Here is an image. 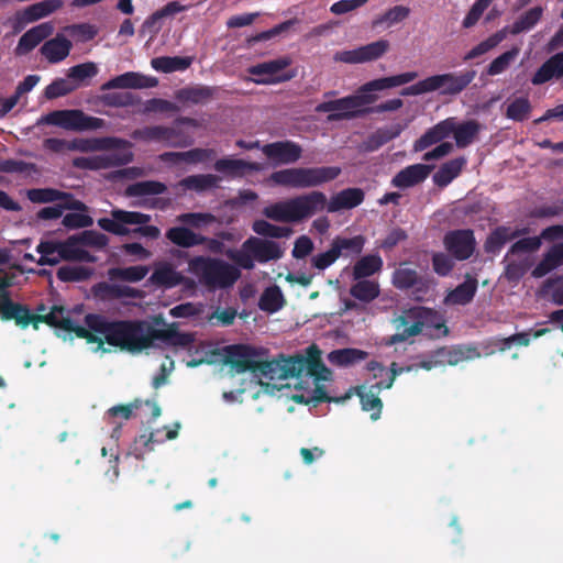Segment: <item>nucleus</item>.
<instances>
[{"mask_svg":"<svg viewBox=\"0 0 563 563\" xmlns=\"http://www.w3.org/2000/svg\"><path fill=\"white\" fill-rule=\"evenodd\" d=\"M417 78V73H401L390 77L376 78L360 87L357 95H347L343 98L320 102L316 107L318 113H330L327 120L330 122L353 120L367 115V104L377 101L378 96L374 91H384L407 85Z\"/></svg>","mask_w":563,"mask_h":563,"instance_id":"f257e3e1","label":"nucleus"},{"mask_svg":"<svg viewBox=\"0 0 563 563\" xmlns=\"http://www.w3.org/2000/svg\"><path fill=\"white\" fill-rule=\"evenodd\" d=\"M87 330L99 336L113 347H120L129 353H140L151 347V324L140 320L108 321L98 313H87L85 317Z\"/></svg>","mask_w":563,"mask_h":563,"instance_id":"f03ea898","label":"nucleus"},{"mask_svg":"<svg viewBox=\"0 0 563 563\" xmlns=\"http://www.w3.org/2000/svg\"><path fill=\"white\" fill-rule=\"evenodd\" d=\"M325 195L323 191H311L289 198L276 203H271L263 209V216L271 221L301 222L323 211Z\"/></svg>","mask_w":563,"mask_h":563,"instance_id":"7ed1b4c3","label":"nucleus"},{"mask_svg":"<svg viewBox=\"0 0 563 563\" xmlns=\"http://www.w3.org/2000/svg\"><path fill=\"white\" fill-rule=\"evenodd\" d=\"M188 272L198 279L200 285L209 289H223L235 284L241 277L236 266L223 260L197 255L188 261Z\"/></svg>","mask_w":563,"mask_h":563,"instance_id":"20e7f679","label":"nucleus"},{"mask_svg":"<svg viewBox=\"0 0 563 563\" xmlns=\"http://www.w3.org/2000/svg\"><path fill=\"white\" fill-rule=\"evenodd\" d=\"M41 323L71 332L79 339H85L88 343H98L99 347L102 346L99 335L91 333L87 327L75 323L71 317L65 314V308L62 306H53L51 312L46 314L32 313L30 308L24 306L16 324L22 329L32 324L34 330H38Z\"/></svg>","mask_w":563,"mask_h":563,"instance_id":"39448f33","label":"nucleus"},{"mask_svg":"<svg viewBox=\"0 0 563 563\" xmlns=\"http://www.w3.org/2000/svg\"><path fill=\"white\" fill-rule=\"evenodd\" d=\"M475 77L474 69L438 74L402 89L400 96H420L433 91H440L441 96H459L467 89Z\"/></svg>","mask_w":563,"mask_h":563,"instance_id":"423d86ee","label":"nucleus"},{"mask_svg":"<svg viewBox=\"0 0 563 563\" xmlns=\"http://www.w3.org/2000/svg\"><path fill=\"white\" fill-rule=\"evenodd\" d=\"M340 174L338 166L297 167L273 172L271 181L286 188H316L336 179Z\"/></svg>","mask_w":563,"mask_h":563,"instance_id":"0eeeda50","label":"nucleus"},{"mask_svg":"<svg viewBox=\"0 0 563 563\" xmlns=\"http://www.w3.org/2000/svg\"><path fill=\"white\" fill-rule=\"evenodd\" d=\"M283 256L284 250L277 242L254 236L243 242L242 250H235L229 253L230 260L234 261L236 266L245 271L253 269L255 262L264 264L278 261Z\"/></svg>","mask_w":563,"mask_h":563,"instance_id":"6e6552de","label":"nucleus"},{"mask_svg":"<svg viewBox=\"0 0 563 563\" xmlns=\"http://www.w3.org/2000/svg\"><path fill=\"white\" fill-rule=\"evenodd\" d=\"M45 122L67 131H95L104 126V119L87 115L80 110H57L45 117Z\"/></svg>","mask_w":563,"mask_h":563,"instance_id":"1a4fd4ad","label":"nucleus"},{"mask_svg":"<svg viewBox=\"0 0 563 563\" xmlns=\"http://www.w3.org/2000/svg\"><path fill=\"white\" fill-rule=\"evenodd\" d=\"M291 60L289 57H279L275 60L263 62L255 66L249 67V74L255 76L252 81L256 85H275L285 82L292 79L295 73H283L284 69L289 67Z\"/></svg>","mask_w":563,"mask_h":563,"instance_id":"9d476101","label":"nucleus"},{"mask_svg":"<svg viewBox=\"0 0 563 563\" xmlns=\"http://www.w3.org/2000/svg\"><path fill=\"white\" fill-rule=\"evenodd\" d=\"M442 245L455 261L465 262L474 255L476 249L474 231L471 229L449 231L442 238Z\"/></svg>","mask_w":563,"mask_h":563,"instance_id":"9b49d317","label":"nucleus"},{"mask_svg":"<svg viewBox=\"0 0 563 563\" xmlns=\"http://www.w3.org/2000/svg\"><path fill=\"white\" fill-rule=\"evenodd\" d=\"M112 218H100L98 225L103 231L123 236L130 233L128 224H146L151 221V216L139 211H128L123 209H113Z\"/></svg>","mask_w":563,"mask_h":563,"instance_id":"f8f14e48","label":"nucleus"},{"mask_svg":"<svg viewBox=\"0 0 563 563\" xmlns=\"http://www.w3.org/2000/svg\"><path fill=\"white\" fill-rule=\"evenodd\" d=\"M389 49V43L385 38H379L367 45L360 46L355 49H344L334 53V63L345 64H363L377 60L383 57Z\"/></svg>","mask_w":563,"mask_h":563,"instance_id":"ddd939ff","label":"nucleus"},{"mask_svg":"<svg viewBox=\"0 0 563 563\" xmlns=\"http://www.w3.org/2000/svg\"><path fill=\"white\" fill-rule=\"evenodd\" d=\"M405 371L404 368H397L396 363L391 364V375L388 380L385 382H377L376 384L372 385L369 388H366L365 386L356 387V394L360 398L361 408L365 411H371V419L373 421H377L380 417L382 408L384 407V404H382L380 398L378 397V393L383 388H390L393 387V383L395 380L396 375Z\"/></svg>","mask_w":563,"mask_h":563,"instance_id":"4468645a","label":"nucleus"},{"mask_svg":"<svg viewBox=\"0 0 563 563\" xmlns=\"http://www.w3.org/2000/svg\"><path fill=\"white\" fill-rule=\"evenodd\" d=\"M224 364H229L236 373H245L253 368L262 355L266 353L263 347L250 346L247 344H234L223 349Z\"/></svg>","mask_w":563,"mask_h":563,"instance_id":"2eb2a0df","label":"nucleus"},{"mask_svg":"<svg viewBox=\"0 0 563 563\" xmlns=\"http://www.w3.org/2000/svg\"><path fill=\"white\" fill-rule=\"evenodd\" d=\"M134 141L139 142H164L169 147H184L188 143L183 141L181 131L173 126L150 125L133 130L130 134Z\"/></svg>","mask_w":563,"mask_h":563,"instance_id":"dca6fc26","label":"nucleus"},{"mask_svg":"<svg viewBox=\"0 0 563 563\" xmlns=\"http://www.w3.org/2000/svg\"><path fill=\"white\" fill-rule=\"evenodd\" d=\"M427 310L423 308H416L409 310L407 316H400L395 320L397 322V333L390 336L388 344H395L399 342H406L408 338L418 335L421 333L423 328V321L421 320L422 313Z\"/></svg>","mask_w":563,"mask_h":563,"instance_id":"f3484780","label":"nucleus"},{"mask_svg":"<svg viewBox=\"0 0 563 563\" xmlns=\"http://www.w3.org/2000/svg\"><path fill=\"white\" fill-rule=\"evenodd\" d=\"M262 152L266 158L282 165H289L302 156V147L294 141H276L265 144Z\"/></svg>","mask_w":563,"mask_h":563,"instance_id":"a211bd4d","label":"nucleus"},{"mask_svg":"<svg viewBox=\"0 0 563 563\" xmlns=\"http://www.w3.org/2000/svg\"><path fill=\"white\" fill-rule=\"evenodd\" d=\"M157 79L147 77L141 73H124L101 85V91L114 89H145L154 88Z\"/></svg>","mask_w":563,"mask_h":563,"instance_id":"6ab92c4d","label":"nucleus"},{"mask_svg":"<svg viewBox=\"0 0 563 563\" xmlns=\"http://www.w3.org/2000/svg\"><path fill=\"white\" fill-rule=\"evenodd\" d=\"M133 159L131 153L126 154H109L97 157H78L74 158L73 165L80 169L100 170L114 166L129 164Z\"/></svg>","mask_w":563,"mask_h":563,"instance_id":"aec40b11","label":"nucleus"},{"mask_svg":"<svg viewBox=\"0 0 563 563\" xmlns=\"http://www.w3.org/2000/svg\"><path fill=\"white\" fill-rule=\"evenodd\" d=\"M54 26L51 22H43L38 25L32 26L27 30L22 37L19 38L15 54L16 56H25L30 54L35 46L40 45L45 38L52 35Z\"/></svg>","mask_w":563,"mask_h":563,"instance_id":"412c9836","label":"nucleus"},{"mask_svg":"<svg viewBox=\"0 0 563 563\" xmlns=\"http://www.w3.org/2000/svg\"><path fill=\"white\" fill-rule=\"evenodd\" d=\"M365 192L358 187H350L333 195L330 201L325 200L324 210L330 213L340 210H351L364 202Z\"/></svg>","mask_w":563,"mask_h":563,"instance_id":"4be33fe9","label":"nucleus"},{"mask_svg":"<svg viewBox=\"0 0 563 563\" xmlns=\"http://www.w3.org/2000/svg\"><path fill=\"white\" fill-rule=\"evenodd\" d=\"M528 233L527 228L512 229L510 227H497L489 232L486 241H484L483 247L487 254H498L503 249L504 244L509 241L516 240Z\"/></svg>","mask_w":563,"mask_h":563,"instance_id":"5701e85b","label":"nucleus"},{"mask_svg":"<svg viewBox=\"0 0 563 563\" xmlns=\"http://www.w3.org/2000/svg\"><path fill=\"white\" fill-rule=\"evenodd\" d=\"M432 170L433 166L428 164L408 165L393 177L391 185L395 188H412L426 180Z\"/></svg>","mask_w":563,"mask_h":563,"instance_id":"b1692460","label":"nucleus"},{"mask_svg":"<svg viewBox=\"0 0 563 563\" xmlns=\"http://www.w3.org/2000/svg\"><path fill=\"white\" fill-rule=\"evenodd\" d=\"M453 131V118L444 119L432 128L426 131L420 137H418L413 143L415 152H422L428 150L435 143L441 142L442 140L452 135Z\"/></svg>","mask_w":563,"mask_h":563,"instance_id":"393cba45","label":"nucleus"},{"mask_svg":"<svg viewBox=\"0 0 563 563\" xmlns=\"http://www.w3.org/2000/svg\"><path fill=\"white\" fill-rule=\"evenodd\" d=\"M129 145L128 141L114 137V136H104L99 139L91 140H74L68 144V148L77 150L80 152H97V151H108L114 148H123Z\"/></svg>","mask_w":563,"mask_h":563,"instance_id":"a878e982","label":"nucleus"},{"mask_svg":"<svg viewBox=\"0 0 563 563\" xmlns=\"http://www.w3.org/2000/svg\"><path fill=\"white\" fill-rule=\"evenodd\" d=\"M563 266V241L556 244H552L547 253L543 254L542 260L538 262L533 271H531V277L543 278L555 268Z\"/></svg>","mask_w":563,"mask_h":563,"instance_id":"bb28decb","label":"nucleus"},{"mask_svg":"<svg viewBox=\"0 0 563 563\" xmlns=\"http://www.w3.org/2000/svg\"><path fill=\"white\" fill-rule=\"evenodd\" d=\"M71 48V42L64 35L57 34L41 46L40 53L47 63L57 64L65 60Z\"/></svg>","mask_w":563,"mask_h":563,"instance_id":"cd10ccee","label":"nucleus"},{"mask_svg":"<svg viewBox=\"0 0 563 563\" xmlns=\"http://www.w3.org/2000/svg\"><path fill=\"white\" fill-rule=\"evenodd\" d=\"M150 333H152V344L161 341L169 346L189 347L195 342L191 333L179 332L175 325H169L167 329H156L152 325Z\"/></svg>","mask_w":563,"mask_h":563,"instance_id":"c85d7f7f","label":"nucleus"},{"mask_svg":"<svg viewBox=\"0 0 563 563\" xmlns=\"http://www.w3.org/2000/svg\"><path fill=\"white\" fill-rule=\"evenodd\" d=\"M563 76V53L550 56L540 68L537 69L533 77L530 78L531 85H543L552 79H560Z\"/></svg>","mask_w":563,"mask_h":563,"instance_id":"c756f323","label":"nucleus"},{"mask_svg":"<svg viewBox=\"0 0 563 563\" xmlns=\"http://www.w3.org/2000/svg\"><path fill=\"white\" fill-rule=\"evenodd\" d=\"M306 356H303V373L306 376L314 378L317 382H324L331 375V372L325 367L323 361L320 357V351L317 345H311L306 350Z\"/></svg>","mask_w":563,"mask_h":563,"instance_id":"7c9ffc66","label":"nucleus"},{"mask_svg":"<svg viewBox=\"0 0 563 563\" xmlns=\"http://www.w3.org/2000/svg\"><path fill=\"white\" fill-rule=\"evenodd\" d=\"M405 124L394 123L391 125L377 129L367 135L366 141L364 142V148L367 152L378 151L383 145L398 137L400 133L405 131Z\"/></svg>","mask_w":563,"mask_h":563,"instance_id":"2f4dec72","label":"nucleus"},{"mask_svg":"<svg viewBox=\"0 0 563 563\" xmlns=\"http://www.w3.org/2000/svg\"><path fill=\"white\" fill-rule=\"evenodd\" d=\"M150 280L154 285H159L165 288H174L179 285H186L188 287H194L195 282L189 277H184L181 273L176 272L174 267L169 265H165L158 267L150 277Z\"/></svg>","mask_w":563,"mask_h":563,"instance_id":"473e14b6","label":"nucleus"},{"mask_svg":"<svg viewBox=\"0 0 563 563\" xmlns=\"http://www.w3.org/2000/svg\"><path fill=\"white\" fill-rule=\"evenodd\" d=\"M214 170L229 177H242L250 172L260 170V164L250 163L242 158H220L214 163Z\"/></svg>","mask_w":563,"mask_h":563,"instance_id":"72a5a7b5","label":"nucleus"},{"mask_svg":"<svg viewBox=\"0 0 563 563\" xmlns=\"http://www.w3.org/2000/svg\"><path fill=\"white\" fill-rule=\"evenodd\" d=\"M481 130V123L474 119L459 123L456 122V119L453 118L452 135L454 137L455 145L460 148H466L471 145Z\"/></svg>","mask_w":563,"mask_h":563,"instance_id":"f704fd0d","label":"nucleus"},{"mask_svg":"<svg viewBox=\"0 0 563 563\" xmlns=\"http://www.w3.org/2000/svg\"><path fill=\"white\" fill-rule=\"evenodd\" d=\"M477 290V279L466 275L465 282L461 283L446 295L445 302L454 306H466L473 301Z\"/></svg>","mask_w":563,"mask_h":563,"instance_id":"c9c22d12","label":"nucleus"},{"mask_svg":"<svg viewBox=\"0 0 563 563\" xmlns=\"http://www.w3.org/2000/svg\"><path fill=\"white\" fill-rule=\"evenodd\" d=\"M59 260L65 262L95 263L98 258L86 249L81 247L73 238L59 241Z\"/></svg>","mask_w":563,"mask_h":563,"instance_id":"e433bc0d","label":"nucleus"},{"mask_svg":"<svg viewBox=\"0 0 563 563\" xmlns=\"http://www.w3.org/2000/svg\"><path fill=\"white\" fill-rule=\"evenodd\" d=\"M192 63L190 56H158L154 57L150 65L162 74H173L187 70Z\"/></svg>","mask_w":563,"mask_h":563,"instance_id":"4c0bfd02","label":"nucleus"},{"mask_svg":"<svg viewBox=\"0 0 563 563\" xmlns=\"http://www.w3.org/2000/svg\"><path fill=\"white\" fill-rule=\"evenodd\" d=\"M217 88L197 85L194 87H186L177 90L176 99L180 102H190L194 104H200L210 101L216 96Z\"/></svg>","mask_w":563,"mask_h":563,"instance_id":"58836bf2","label":"nucleus"},{"mask_svg":"<svg viewBox=\"0 0 563 563\" xmlns=\"http://www.w3.org/2000/svg\"><path fill=\"white\" fill-rule=\"evenodd\" d=\"M466 165L465 158H453L445 164H441L437 173L433 174V183L439 188H445L454 178L459 177L463 166Z\"/></svg>","mask_w":563,"mask_h":563,"instance_id":"ea45409f","label":"nucleus"},{"mask_svg":"<svg viewBox=\"0 0 563 563\" xmlns=\"http://www.w3.org/2000/svg\"><path fill=\"white\" fill-rule=\"evenodd\" d=\"M384 267V261L379 254L364 255L354 263L352 267V278L363 279L372 277Z\"/></svg>","mask_w":563,"mask_h":563,"instance_id":"a19ab883","label":"nucleus"},{"mask_svg":"<svg viewBox=\"0 0 563 563\" xmlns=\"http://www.w3.org/2000/svg\"><path fill=\"white\" fill-rule=\"evenodd\" d=\"M166 238L168 239L169 242L183 249L202 245L203 241L201 234H197L187 227L169 228L166 232Z\"/></svg>","mask_w":563,"mask_h":563,"instance_id":"79ce46f5","label":"nucleus"},{"mask_svg":"<svg viewBox=\"0 0 563 563\" xmlns=\"http://www.w3.org/2000/svg\"><path fill=\"white\" fill-rule=\"evenodd\" d=\"M356 283L352 284L350 294L360 302L369 303L378 298L380 289L376 280L369 278L354 279Z\"/></svg>","mask_w":563,"mask_h":563,"instance_id":"37998d69","label":"nucleus"},{"mask_svg":"<svg viewBox=\"0 0 563 563\" xmlns=\"http://www.w3.org/2000/svg\"><path fill=\"white\" fill-rule=\"evenodd\" d=\"M26 198H29L32 203H52L55 201L65 202L71 199H76L71 194L67 191H60L51 187L32 188L26 191Z\"/></svg>","mask_w":563,"mask_h":563,"instance_id":"c03bdc74","label":"nucleus"},{"mask_svg":"<svg viewBox=\"0 0 563 563\" xmlns=\"http://www.w3.org/2000/svg\"><path fill=\"white\" fill-rule=\"evenodd\" d=\"M365 238L362 235H356L353 238H343L335 236L331 242V247L334 249L340 256L351 257L358 256L361 252L364 250Z\"/></svg>","mask_w":563,"mask_h":563,"instance_id":"a18cd8bd","label":"nucleus"},{"mask_svg":"<svg viewBox=\"0 0 563 563\" xmlns=\"http://www.w3.org/2000/svg\"><path fill=\"white\" fill-rule=\"evenodd\" d=\"M62 4V0H43L20 10V13L23 14L25 21L36 22L51 15L55 10H59Z\"/></svg>","mask_w":563,"mask_h":563,"instance_id":"49530a36","label":"nucleus"},{"mask_svg":"<svg viewBox=\"0 0 563 563\" xmlns=\"http://www.w3.org/2000/svg\"><path fill=\"white\" fill-rule=\"evenodd\" d=\"M284 305V295L277 285L264 289L257 302L258 308L266 313H276Z\"/></svg>","mask_w":563,"mask_h":563,"instance_id":"de8ad7c7","label":"nucleus"},{"mask_svg":"<svg viewBox=\"0 0 563 563\" xmlns=\"http://www.w3.org/2000/svg\"><path fill=\"white\" fill-rule=\"evenodd\" d=\"M148 274L147 266L112 267L108 269V278L128 283H139Z\"/></svg>","mask_w":563,"mask_h":563,"instance_id":"09e8293b","label":"nucleus"},{"mask_svg":"<svg viewBox=\"0 0 563 563\" xmlns=\"http://www.w3.org/2000/svg\"><path fill=\"white\" fill-rule=\"evenodd\" d=\"M167 191L166 184L159 180H140L126 187L128 197H145L161 195Z\"/></svg>","mask_w":563,"mask_h":563,"instance_id":"8fccbe9b","label":"nucleus"},{"mask_svg":"<svg viewBox=\"0 0 563 563\" xmlns=\"http://www.w3.org/2000/svg\"><path fill=\"white\" fill-rule=\"evenodd\" d=\"M64 210L86 211L87 206L78 199H71L51 207H45L37 212L38 220H55L63 216Z\"/></svg>","mask_w":563,"mask_h":563,"instance_id":"3c124183","label":"nucleus"},{"mask_svg":"<svg viewBox=\"0 0 563 563\" xmlns=\"http://www.w3.org/2000/svg\"><path fill=\"white\" fill-rule=\"evenodd\" d=\"M507 37V30L503 29L500 31L495 32L489 35L486 40L478 43L476 46L472 48V51L467 52L465 56H463V60L470 62L475 59L476 57L483 56L492 49L496 48L500 45L504 38Z\"/></svg>","mask_w":563,"mask_h":563,"instance_id":"603ef678","label":"nucleus"},{"mask_svg":"<svg viewBox=\"0 0 563 563\" xmlns=\"http://www.w3.org/2000/svg\"><path fill=\"white\" fill-rule=\"evenodd\" d=\"M531 103L529 101V98L526 96L516 97L511 101L508 102L506 112H504V115L508 120L515 121V122H523L529 119V115L531 113Z\"/></svg>","mask_w":563,"mask_h":563,"instance_id":"864d4df0","label":"nucleus"},{"mask_svg":"<svg viewBox=\"0 0 563 563\" xmlns=\"http://www.w3.org/2000/svg\"><path fill=\"white\" fill-rule=\"evenodd\" d=\"M366 357L367 352L358 350L356 347H344L340 350H334L329 354V360L331 364H336L339 366L356 364L363 360H366Z\"/></svg>","mask_w":563,"mask_h":563,"instance_id":"5fc2aeb1","label":"nucleus"},{"mask_svg":"<svg viewBox=\"0 0 563 563\" xmlns=\"http://www.w3.org/2000/svg\"><path fill=\"white\" fill-rule=\"evenodd\" d=\"M252 231L257 235L269 239H286L292 233L289 227H277L266 220H256L252 222Z\"/></svg>","mask_w":563,"mask_h":563,"instance_id":"6e6d98bb","label":"nucleus"},{"mask_svg":"<svg viewBox=\"0 0 563 563\" xmlns=\"http://www.w3.org/2000/svg\"><path fill=\"white\" fill-rule=\"evenodd\" d=\"M542 14L543 9L541 7H534L526 11L514 22L512 27H510V34L516 35L528 32L536 26L539 21H541Z\"/></svg>","mask_w":563,"mask_h":563,"instance_id":"4d7b16f0","label":"nucleus"},{"mask_svg":"<svg viewBox=\"0 0 563 563\" xmlns=\"http://www.w3.org/2000/svg\"><path fill=\"white\" fill-rule=\"evenodd\" d=\"M219 177L214 175L187 176L180 180L181 187L196 192L207 191L218 187Z\"/></svg>","mask_w":563,"mask_h":563,"instance_id":"13d9d810","label":"nucleus"},{"mask_svg":"<svg viewBox=\"0 0 563 563\" xmlns=\"http://www.w3.org/2000/svg\"><path fill=\"white\" fill-rule=\"evenodd\" d=\"M41 255L37 260L40 266H55L59 260V241H41L36 247Z\"/></svg>","mask_w":563,"mask_h":563,"instance_id":"bf43d9fd","label":"nucleus"},{"mask_svg":"<svg viewBox=\"0 0 563 563\" xmlns=\"http://www.w3.org/2000/svg\"><path fill=\"white\" fill-rule=\"evenodd\" d=\"M70 238H73V240H75V242L80 246L97 250H102L109 243V238L104 233L95 230H86L84 232L73 234Z\"/></svg>","mask_w":563,"mask_h":563,"instance_id":"052dcab7","label":"nucleus"},{"mask_svg":"<svg viewBox=\"0 0 563 563\" xmlns=\"http://www.w3.org/2000/svg\"><path fill=\"white\" fill-rule=\"evenodd\" d=\"M92 273V268L87 266H60L57 278L64 283H78L90 279Z\"/></svg>","mask_w":563,"mask_h":563,"instance_id":"680f3d73","label":"nucleus"},{"mask_svg":"<svg viewBox=\"0 0 563 563\" xmlns=\"http://www.w3.org/2000/svg\"><path fill=\"white\" fill-rule=\"evenodd\" d=\"M79 84H75L74 81L66 78H57L52 81V84L47 85L44 90V96L47 100L57 99L62 96H67L75 90H77Z\"/></svg>","mask_w":563,"mask_h":563,"instance_id":"e2e57ef3","label":"nucleus"},{"mask_svg":"<svg viewBox=\"0 0 563 563\" xmlns=\"http://www.w3.org/2000/svg\"><path fill=\"white\" fill-rule=\"evenodd\" d=\"M101 101L104 102L107 107L111 108H129L134 107L141 102V98L133 92H111L103 95L101 97Z\"/></svg>","mask_w":563,"mask_h":563,"instance_id":"0e129e2a","label":"nucleus"},{"mask_svg":"<svg viewBox=\"0 0 563 563\" xmlns=\"http://www.w3.org/2000/svg\"><path fill=\"white\" fill-rule=\"evenodd\" d=\"M422 277L408 267H399L393 273V285L399 290H408L417 284Z\"/></svg>","mask_w":563,"mask_h":563,"instance_id":"69168bd1","label":"nucleus"},{"mask_svg":"<svg viewBox=\"0 0 563 563\" xmlns=\"http://www.w3.org/2000/svg\"><path fill=\"white\" fill-rule=\"evenodd\" d=\"M252 366H254V368L249 369V372L256 376H263L268 380L283 379L280 377L279 362L277 358L272 361L258 360L252 364Z\"/></svg>","mask_w":563,"mask_h":563,"instance_id":"338daca9","label":"nucleus"},{"mask_svg":"<svg viewBox=\"0 0 563 563\" xmlns=\"http://www.w3.org/2000/svg\"><path fill=\"white\" fill-rule=\"evenodd\" d=\"M532 266V260L527 256L519 261H507L506 271L504 275L509 282L517 283L520 280Z\"/></svg>","mask_w":563,"mask_h":563,"instance_id":"774afa93","label":"nucleus"}]
</instances>
